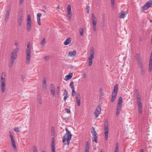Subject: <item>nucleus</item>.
<instances>
[{
  "mask_svg": "<svg viewBox=\"0 0 152 152\" xmlns=\"http://www.w3.org/2000/svg\"><path fill=\"white\" fill-rule=\"evenodd\" d=\"M31 45L30 42L27 44V48L26 50V61L28 63L30 62L31 58Z\"/></svg>",
  "mask_w": 152,
  "mask_h": 152,
  "instance_id": "obj_1",
  "label": "nucleus"
},
{
  "mask_svg": "<svg viewBox=\"0 0 152 152\" xmlns=\"http://www.w3.org/2000/svg\"><path fill=\"white\" fill-rule=\"evenodd\" d=\"M91 20L92 22L93 28L94 31L96 30V26L97 23V18L95 16L94 14L91 15Z\"/></svg>",
  "mask_w": 152,
  "mask_h": 152,
  "instance_id": "obj_2",
  "label": "nucleus"
},
{
  "mask_svg": "<svg viewBox=\"0 0 152 152\" xmlns=\"http://www.w3.org/2000/svg\"><path fill=\"white\" fill-rule=\"evenodd\" d=\"M19 48L17 46L16 48L13 50L12 52L11 58L16 59L17 57V53L18 51Z\"/></svg>",
  "mask_w": 152,
  "mask_h": 152,
  "instance_id": "obj_3",
  "label": "nucleus"
},
{
  "mask_svg": "<svg viewBox=\"0 0 152 152\" xmlns=\"http://www.w3.org/2000/svg\"><path fill=\"white\" fill-rule=\"evenodd\" d=\"M104 135H105V139L107 140L108 138V133L109 131V128L108 127V125L107 124H106L104 125Z\"/></svg>",
  "mask_w": 152,
  "mask_h": 152,
  "instance_id": "obj_4",
  "label": "nucleus"
},
{
  "mask_svg": "<svg viewBox=\"0 0 152 152\" xmlns=\"http://www.w3.org/2000/svg\"><path fill=\"white\" fill-rule=\"evenodd\" d=\"M9 133L10 134V139L11 143L13 147L15 149H16V146L15 145V140L14 138V137L12 135V134H11V132H10Z\"/></svg>",
  "mask_w": 152,
  "mask_h": 152,
  "instance_id": "obj_5",
  "label": "nucleus"
},
{
  "mask_svg": "<svg viewBox=\"0 0 152 152\" xmlns=\"http://www.w3.org/2000/svg\"><path fill=\"white\" fill-rule=\"evenodd\" d=\"M152 5V0H149L147 2L145 3L142 7L145 10L148 9L150 6Z\"/></svg>",
  "mask_w": 152,
  "mask_h": 152,
  "instance_id": "obj_6",
  "label": "nucleus"
},
{
  "mask_svg": "<svg viewBox=\"0 0 152 152\" xmlns=\"http://www.w3.org/2000/svg\"><path fill=\"white\" fill-rule=\"evenodd\" d=\"M101 111V107L99 106H98L96 108V110H95L94 114L95 115L96 118H97L100 113Z\"/></svg>",
  "mask_w": 152,
  "mask_h": 152,
  "instance_id": "obj_7",
  "label": "nucleus"
},
{
  "mask_svg": "<svg viewBox=\"0 0 152 152\" xmlns=\"http://www.w3.org/2000/svg\"><path fill=\"white\" fill-rule=\"evenodd\" d=\"M66 133L64 135H66V136L67 137V139L69 141L71 140L72 135L70 132L66 128Z\"/></svg>",
  "mask_w": 152,
  "mask_h": 152,
  "instance_id": "obj_8",
  "label": "nucleus"
},
{
  "mask_svg": "<svg viewBox=\"0 0 152 152\" xmlns=\"http://www.w3.org/2000/svg\"><path fill=\"white\" fill-rule=\"evenodd\" d=\"M76 102L78 106H80V104L81 97L80 94L79 93L76 94Z\"/></svg>",
  "mask_w": 152,
  "mask_h": 152,
  "instance_id": "obj_9",
  "label": "nucleus"
},
{
  "mask_svg": "<svg viewBox=\"0 0 152 152\" xmlns=\"http://www.w3.org/2000/svg\"><path fill=\"white\" fill-rule=\"evenodd\" d=\"M10 10H11L9 8L6 11V14L5 15V19H4V21L5 22H7L8 19L9 17V14H10Z\"/></svg>",
  "mask_w": 152,
  "mask_h": 152,
  "instance_id": "obj_10",
  "label": "nucleus"
},
{
  "mask_svg": "<svg viewBox=\"0 0 152 152\" xmlns=\"http://www.w3.org/2000/svg\"><path fill=\"white\" fill-rule=\"evenodd\" d=\"M63 137L64 138L62 140L63 142L65 145L67 144L68 145H69L70 140H69L68 141V140L67 139V137L66 136V135H64Z\"/></svg>",
  "mask_w": 152,
  "mask_h": 152,
  "instance_id": "obj_11",
  "label": "nucleus"
},
{
  "mask_svg": "<svg viewBox=\"0 0 152 152\" xmlns=\"http://www.w3.org/2000/svg\"><path fill=\"white\" fill-rule=\"evenodd\" d=\"M5 85H6V83H4V82H2L1 83V92L2 93H3L4 92L5 90Z\"/></svg>",
  "mask_w": 152,
  "mask_h": 152,
  "instance_id": "obj_12",
  "label": "nucleus"
},
{
  "mask_svg": "<svg viewBox=\"0 0 152 152\" xmlns=\"http://www.w3.org/2000/svg\"><path fill=\"white\" fill-rule=\"evenodd\" d=\"M42 87L43 90H45L47 89V86L46 84V80L45 78H44L43 81L42 82Z\"/></svg>",
  "mask_w": 152,
  "mask_h": 152,
  "instance_id": "obj_13",
  "label": "nucleus"
},
{
  "mask_svg": "<svg viewBox=\"0 0 152 152\" xmlns=\"http://www.w3.org/2000/svg\"><path fill=\"white\" fill-rule=\"evenodd\" d=\"M120 16L119 18H124L126 15L125 12L121 11L119 14Z\"/></svg>",
  "mask_w": 152,
  "mask_h": 152,
  "instance_id": "obj_14",
  "label": "nucleus"
},
{
  "mask_svg": "<svg viewBox=\"0 0 152 152\" xmlns=\"http://www.w3.org/2000/svg\"><path fill=\"white\" fill-rule=\"evenodd\" d=\"M67 17L68 19L70 20L71 18V17L72 15V12L71 10H67Z\"/></svg>",
  "mask_w": 152,
  "mask_h": 152,
  "instance_id": "obj_15",
  "label": "nucleus"
},
{
  "mask_svg": "<svg viewBox=\"0 0 152 152\" xmlns=\"http://www.w3.org/2000/svg\"><path fill=\"white\" fill-rule=\"evenodd\" d=\"M76 51L75 50L71 51L69 53L68 56L71 57L74 56L75 55Z\"/></svg>",
  "mask_w": 152,
  "mask_h": 152,
  "instance_id": "obj_16",
  "label": "nucleus"
},
{
  "mask_svg": "<svg viewBox=\"0 0 152 152\" xmlns=\"http://www.w3.org/2000/svg\"><path fill=\"white\" fill-rule=\"evenodd\" d=\"M16 59L13 58H11L10 60V63L9 65L10 67H12L14 63L15 60Z\"/></svg>",
  "mask_w": 152,
  "mask_h": 152,
  "instance_id": "obj_17",
  "label": "nucleus"
},
{
  "mask_svg": "<svg viewBox=\"0 0 152 152\" xmlns=\"http://www.w3.org/2000/svg\"><path fill=\"white\" fill-rule=\"evenodd\" d=\"M31 23H27L26 25V29L27 30L29 31H30L31 28Z\"/></svg>",
  "mask_w": 152,
  "mask_h": 152,
  "instance_id": "obj_18",
  "label": "nucleus"
},
{
  "mask_svg": "<svg viewBox=\"0 0 152 152\" xmlns=\"http://www.w3.org/2000/svg\"><path fill=\"white\" fill-rule=\"evenodd\" d=\"M2 77L1 79V83L2 82H4V83H6V81L5 79V74L4 72H3L2 73Z\"/></svg>",
  "mask_w": 152,
  "mask_h": 152,
  "instance_id": "obj_19",
  "label": "nucleus"
},
{
  "mask_svg": "<svg viewBox=\"0 0 152 152\" xmlns=\"http://www.w3.org/2000/svg\"><path fill=\"white\" fill-rule=\"evenodd\" d=\"M71 41V38H68L64 42V44L65 45H67Z\"/></svg>",
  "mask_w": 152,
  "mask_h": 152,
  "instance_id": "obj_20",
  "label": "nucleus"
},
{
  "mask_svg": "<svg viewBox=\"0 0 152 152\" xmlns=\"http://www.w3.org/2000/svg\"><path fill=\"white\" fill-rule=\"evenodd\" d=\"M140 72L142 75H144L145 74V69L143 67H140Z\"/></svg>",
  "mask_w": 152,
  "mask_h": 152,
  "instance_id": "obj_21",
  "label": "nucleus"
},
{
  "mask_svg": "<svg viewBox=\"0 0 152 152\" xmlns=\"http://www.w3.org/2000/svg\"><path fill=\"white\" fill-rule=\"evenodd\" d=\"M137 101V103L138 105L142 104L141 101H142V99L141 97H136Z\"/></svg>",
  "mask_w": 152,
  "mask_h": 152,
  "instance_id": "obj_22",
  "label": "nucleus"
},
{
  "mask_svg": "<svg viewBox=\"0 0 152 152\" xmlns=\"http://www.w3.org/2000/svg\"><path fill=\"white\" fill-rule=\"evenodd\" d=\"M91 132L92 133V135L93 136H96L97 133L95 131L94 128V127H92V130L91 131Z\"/></svg>",
  "mask_w": 152,
  "mask_h": 152,
  "instance_id": "obj_23",
  "label": "nucleus"
},
{
  "mask_svg": "<svg viewBox=\"0 0 152 152\" xmlns=\"http://www.w3.org/2000/svg\"><path fill=\"white\" fill-rule=\"evenodd\" d=\"M72 73H69V75H66V78L67 80H69L70 79L72 76Z\"/></svg>",
  "mask_w": 152,
  "mask_h": 152,
  "instance_id": "obj_24",
  "label": "nucleus"
},
{
  "mask_svg": "<svg viewBox=\"0 0 152 152\" xmlns=\"http://www.w3.org/2000/svg\"><path fill=\"white\" fill-rule=\"evenodd\" d=\"M46 43L45 42V38H43L41 41V42L40 43V45H41V46L43 47H44V46L45 45V44Z\"/></svg>",
  "mask_w": 152,
  "mask_h": 152,
  "instance_id": "obj_25",
  "label": "nucleus"
},
{
  "mask_svg": "<svg viewBox=\"0 0 152 152\" xmlns=\"http://www.w3.org/2000/svg\"><path fill=\"white\" fill-rule=\"evenodd\" d=\"M138 105V109L139 113L141 114L142 112V104H139Z\"/></svg>",
  "mask_w": 152,
  "mask_h": 152,
  "instance_id": "obj_26",
  "label": "nucleus"
},
{
  "mask_svg": "<svg viewBox=\"0 0 152 152\" xmlns=\"http://www.w3.org/2000/svg\"><path fill=\"white\" fill-rule=\"evenodd\" d=\"M118 91V84H116L115 86L114 87L113 91V92H116L117 93Z\"/></svg>",
  "mask_w": 152,
  "mask_h": 152,
  "instance_id": "obj_27",
  "label": "nucleus"
},
{
  "mask_svg": "<svg viewBox=\"0 0 152 152\" xmlns=\"http://www.w3.org/2000/svg\"><path fill=\"white\" fill-rule=\"evenodd\" d=\"M135 94L136 97H141L140 94L138 90H136L135 91Z\"/></svg>",
  "mask_w": 152,
  "mask_h": 152,
  "instance_id": "obj_28",
  "label": "nucleus"
},
{
  "mask_svg": "<svg viewBox=\"0 0 152 152\" xmlns=\"http://www.w3.org/2000/svg\"><path fill=\"white\" fill-rule=\"evenodd\" d=\"M31 23L30 15L28 14L27 16V23Z\"/></svg>",
  "mask_w": 152,
  "mask_h": 152,
  "instance_id": "obj_29",
  "label": "nucleus"
},
{
  "mask_svg": "<svg viewBox=\"0 0 152 152\" xmlns=\"http://www.w3.org/2000/svg\"><path fill=\"white\" fill-rule=\"evenodd\" d=\"M152 69V63H149L148 66V71L149 72L151 71Z\"/></svg>",
  "mask_w": 152,
  "mask_h": 152,
  "instance_id": "obj_30",
  "label": "nucleus"
},
{
  "mask_svg": "<svg viewBox=\"0 0 152 152\" xmlns=\"http://www.w3.org/2000/svg\"><path fill=\"white\" fill-rule=\"evenodd\" d=\"M84 32V29L83 28H81L80 29V34L81 36H82L83 35Z\"/></svg>",
  "mask_w": 152,
  "mask_h": 152,
  "instance_id": "obj_31",
  "label": "nucleus"
},
{
  "mask_svg": "<svg viewBox=\"0 0 152 152\" xmlns=\"http://www.w3.org/2000/svg\"><path fill=\"white\" fill-rule=\"evenodd\" d=\"M98 137L96 136H93V141H94L96 143H97V142L98 141Z\"/></svg>",
  "mask_w": 152,
  "mask_h": 152,
  "instance_id": "obj_32",
  "label": "nucleus"
},
{
  "mask_svg": "<svg viewBox=\"0 0 152 152\" xmlns=\"http://www.w3.org/2000/svg\"><path fill=\"white\" fill-rule=\"evenodd\" d=\"M94 55V48L93 47H92L90 52V55Z\"/></svg>",
  "mask_w": 152,
  "mask_h": 152,
  "instance_id": "obj_33",
  "label": "nucleus"
},
{
  "mask_svg": "<svg viewBox=\"0 0 152 152\" xmlns=\"http://www.w3.org/2000/svg\"><path fill=\"white\" fill-rule=\"evenodd\" d=\"M89 145H87L86 147L85 152H89Z\"/></svg>",
  "mask_w": 152,
  "mask_h": 152,
  "instance_id": "obj_34",
  "label": "nucleus"
},
{
  "mask_svg": "<svg viewBox=\"0 0 152 152\" xmlns=\"http://www.w3.org/2000/svg\"><path fill=\"white\" fill-rule=\"evenodd\" d=\"M122 104L118 103L117 105V109H121L122 107Z\"/></svg>",
  "mask_w": 152,
  "mask_h": 152,
  "instance_id": "obj_35",
  "label": "nucleus"
},
{
  "mask_svg": "<svg viewBox=\"0 0 152 152\" xmlns=\"http://www.w3.org/2000/svg\"><path fill=\"white\" fill-rule=\"evenodd\" d=\"M55 143L54 141V139L53 137L52 138V144L51 145V146H55Z\"/></svg>",
  "mask_w": 152,
  "mask_h": 152,
  "instance_id": "obj_36",
  "label": "nucleus"
},
{
  "mask_svg": "<svg viewBox=\"0 0 152 152\" xmlns=\"http://www.w3.org/2000/svg\"><path fill=\"white\" fill-rule=\"evenodd\" d=\"M122 99L121 96H120L118 100V103L122 104Z\"/></svg>",
  "mask_w": 152,
  "mask_h": 152,
  "instance_id": "obj_37",
  "label": "nucleus"
},
{
  "mask_svg": "<svg viewBox=\"0 0 152 152\" xmlns=\"http://www.w3.org/2000/svg\"><path fill=\"white\" fill-rule=\"evenodd\" d=\"M23 20V18H19L18 19V24L19 26H20Z\"/></svg>",
  "mask_w": 152,
  "mask_h": 152,
  "instance_id": "obj_38",
  "label": "nucleus"
},
{
  "mask_svg": "<svg viewBox=\"0 0 152 152\" xmlns=\"http://www.w3.org/2000/svg\"><path fill=\"white\" fill-rule=\"evenodd\" d=\"M51 92V94L53 96L55 95V89L50 90Z\"/></svg>",
  "mask_w": 152,
  "mask_h": 152,
  "instance_id": "obj_39",
  "label": "nucleus"
},
{
  "mask_svg": "<svg viewBox=\"0 0 152 152\" xmlns=\"http://www.w3.org/2000/svg\"><path fill=\"white\" fill-rule=\"evenodd\" d=\"M19 16L20 17L19 18H23V12L22 11L19 12Z\"/></svg>",
  "mask_w": 152,
  "mask_h": 152,
  "instance_id": "obj_40",
  "label": "nucleus"
},
{
  "mask_svg": "<svg viewBox=\"0 0 152 152\" xmlns=\"http://www.w3.org/2000/svg\"><path fill=\"white\" fill-rule=\"evenodd\" d=\"M86 11L87 13H89L90 10V7L89 6H87L86 7Z\"/></svg>",
  "mask_w": 152,
  "mask_h": 152,
  "instance_id": "obj_41",
  "label": "nucleus"
},
{
  "mask_svg": "<svg viewBox=\"0 0 152 152\" xmlns=\"http://www.w3.org/2000/svg\"><path fill=\"white\" fill-rule=\"evenodd\" d=\"M94 55H90V56L88 58V59L91 60H92L93 59H94Z\"/></svg>",
  "mask_w": 152,
  "mask_h": 152,
  "instance_id": "obj_42",
  "label": "nucleus"
},
{
  "mask_svg": "<svg viewBox=\"0 0 152 152\" xmlns=\"http://www.w3.org/2000/svg\"><path fill=\"white\" fill-rule=\"evenodd\" d=\"M139 66L140 67H143V63L142 62V61H140L139 62H137Z\"/></svg>",
  "mask_w": 152,
  "mask_h": 152,
  "instance_id": "obj_43",
  "label": "nucleus"
},
{
  "mask_svg": "<svg viewBox=\"0 0 152 152\" xmlns=\"http://www.w3.org/2000/svg\"><path fill=\"white\" fill-rule=\"evenodd\" d=\"M37 22L38 24L40 26L41 25V23H40V18L39 17H37Z\"/></svg>",
  "mask_w": 152,
  "mask_h": 152,
  "instance_id": "obj_44",
  "label": "nucleus"
},
{
  "mask_svg": "<svg viewBox=\"0 0 152 152\" xmlns=\"http://www.w3.org/2000/svg\"><path fill=\"white\" fill-rule=\"evenodd\" d=\"M14 130L15 132H20V130H19V128L17 127H15L14 129Z\"/></svg>",
  "mask_w": 152,
  "mask_h": 152,
  "instance_id": "obj_45",
  "label": "nucleus"
},
{
  "mask_svg": "<svg viewBox=\"0 0 152 152\" xmlns=\"http://www.w3.org/2000/svg\"><path fill=\"white\" fill-rule=\"evenodd\" d=\"M116 96H113V95H112V98H111V102H113L115 100V98H116Z\"/></svg>",
  "mask_w": 152,
  "mask_h": 152,
  "instance_id": "obj_46",
  "label": "nucleus"
},
{
  "mask_svg": "<svg viewBox=\"0 0 152 152\" xmlns=\"http://www.w3.org/2000/svg\"><path fill=\"white\" fill-rule=\"evenodd\" d=\"M55 86L53 84H51L50 87V90H55Z\"/></svg>",
  "mask_w": 152,
  "mask_h": 152,
  "instance_id": "obj_47",
  "label": "nucleus"
},
{
  "mask_svg": "<svg viewBox=\"0 0 152 152\" xmlns=\"http://www.w3.org/2000/svg\"><path fill=\"white\" fill-rule=\"evenodd\" d=\"M121 110V109H117L116 110V116H118V115L120 113V111Z\"/></svg>",
  "mask_w": 152,
  "mask_h": 152,
  "instance_id": "obj_48",
  "label": "nucleus"
},
{
  "mask_svg": "<svg viewBox=\"0 0 152 152\" xmlns=\"http://www.w3.org/2000/svg\"><path fill=\"white\" fill-rule=\"evenodd\" d=\"M89 61V64L88 65L89 66H91L93 64V61L92 60H91L90 59H88Z\"/></svg>",
  "mask_w": 152,
  "mask_h": 152,
  "instance_id": "obj_49",
  "label": "nucleus"
},
{
  "mask_svg": "<svg viewBox=\"0 0 152 152\" xmlns=\"http://www.w3.org/2000/svg\"><path fill=\"white\" fill-rule=\"evenodd\" d=\"M136 58L137 61L141 59L140 57L138 54H137L136 55Z\"/></svg>",
  "mask_w": 152,
  "mask_h": 152,
  "instance_id": "obj_50",
  "label": "nucleus"
},
{
  "mask_svg": "<svg viewBox=\"0 0 152 152\" xmlns=\"http://www.w3.org/2000/svg\"><path fill=\"white\" fill-rule=\"evenodd\" d=\"M52 152H56L55 146H51Z\"/></svg>",
  "mask_w": 152,
  "mask_h": 152,
  "instance_id": "obj_51",
  "label": "nucleus"
},
{
  "mask_svg": "<svg viewBox=\"0 0 152 152\" xmlns=\"http://www.w3.org/2000/svg\"><path fill=\"white\" fill-rule=\"evenodd\" d=\"M72 96H74L76 95V92L75 91V90H73V91H72Z\"/></svg>",
  "mask_w": 152,
  "mask_h": 152,
  "instance_id": "obj_52",
  "label": "nucleus"
},
{
  "mask_svg": "<svg viewBox=\"0 0 152 152\" xmlns=\"http://www.w3.org/2000/svg\"><path fill=\"white\" fill-rule=\"evenodd\" d=\"M49 58L50 57L49 56H46L44 58V60H45L46 61H48L49 60Z\"/></svg>",
  "mask_w": 152,
  "mask_h": 152,
  "instance_id": "obj_53",
  "label": "nucleus"
},
{
  "mask_svg": "<svg viewBox=\"0 0 152 152\" xmlns=\"http://www.w3.org/2000/svg\"><path fill=\"white\" fill-rule=\"evenodd\" d=\"M38 102L39 104H41L42 103V100L41 99V98L39 97H38Z\"/></svg>",
  "mask_w": 152,
  "mask_h": 152,
  "instance_id": "obj_54",
  "label": "nucleus"
},
{
  "mask_svg": "<svg viewBox=\"0 0 152 152\" xmlns=\"http://www.w3.org/2000/svg\"><path fill=\"white\" fill-rule=\"evenodd\" d=\"M149 63H152V52H151V54L150 55Z\"/></svg>",
  "mask_w": 152,
  "mask_h": 152,
  "instance_id": "obj_55",
  "label": "nucleus"
},
{
  "mask_svg": "<svg viewBox=\"0 0 152 152\" xmlns=\"http://www.w3.org/2000/svg\"><path fill=\"white\" fill-rule=\"evenodd\" d=\"M71 10V7L70 5H68L67 10Z\"/></svg>",
  "mask_w": 152,
  "mask_h": 152,
  "instance_id": "obj_56",
  "label": "nucleus"
},
{
  "mask_svg": "<svg viewBox=\"0 0 152 152\" xmlns=\"http://www.w3.org/2000/svg\"><path fill=\"white\" fill-rule=\"evenodd\" d=\"M33 150L34 152H37V148L35 146L34 147Z\"/></svg>",
  "mask_w": 152,
  "mask_h": 152,
  "instance_id": "obj_57",
  "label": "nucleus"
},
{
  "mask_svg": "<svg viewBox=\"0 0 152 152\" xmlns=\"http://www.w3.org/2000/svg\"><path fill=\"white\" fill-rule=\"evenodd\" d=\"M65 110L66 112L67 113H70V110L69 109L66 108L65 109Z\"/></svg>",
  "mask_w": 152,
  "mask_h": 152,
  "instance_id": "obj_58",
  "label": "nucleus"
},
{
  "mask_svg": "<svg viewBox=\"0 0 152 152\" xmlns=\"http://www.w3.org/2000/svg\"><path fill=\"white\" fill-rule=\"evenodd\" d=\"M117 94V93H116V92H113L112 93V95L116 96Z\"/></svg>",
  "mask_w": 152,
  "mask_h": 152,
  "instance_id": "obj_59",
  "label": "nucleus"
},
{
  "mask_svg": "<svg viewBox=\"0 0 152 152\" xmlns=\"http://www.w3.org/2000/svg\"><path fill=\"white\" fill-rule=\"evenodd\" d=\"M111 4L112 5L114 6L115 4V0H111Z\"/></svg>",
  "mask_w": 152,
  "mask_h": 152,
  "instance_id": "obj_60",
  "label": "nucleus"
},
{
  "mask_svg": "<svg viewBox=\"0 0 152 152\" xmlns=\"http://www.w3.org/2000/svg\"><path fill=\"white\" fill-rule=\"evenodd\" d=\"M67 92L66 91H65V92L63 94V95L65 96H67Z\"/></svg>",
  "mask_w": 152,
  "mask_h": 152,
  "instance_id": "obj_61",
  "label": "nucleus"
},
{
  "mask_svg": "<svg viewBox=\"0 0 152 152\" xmlns=\"http://www.w3.org/2000/svg\"><path fill=\"white\" fill-rule=\"evenodd\" d=\"M42 15L40 13H38L37 14V17H39L40 18L41 16H42Z\"/></svg>",
  "mask_w": 152,
  "mask_h": 152,
  "instance_id": "obj_62",
  "label": "nucleus"
},
{
  "mask_svg": "<svg viewBox=\"0 0 152 152\" xmlns=\"http://www.w3.org/2000/svg\"><path fill=\"white\" fill-rule=\"evenodd\" d=\"M62 118L63 120H65V121H67L68 120V118L67 117H62Z\"/></svg>",
  "mask_w": 152,
  "mask_h": 152,
  "instance_id": "obj_63",
  "label": "nucleus"
},
{
  "mask_svg": "<svg viewBox=\"0 0 152 152\" xmlns=\"http://www.w3.org/2000/svg\"><path fill=\"white\" fill-rule=\"evenodd\" d=\"M74 84V82L73 81H72L70 82V87L72 86H73V85Z\"/></svg>",
  "mask_w": 152,
  "mask_h": 152,
  "instance_id": "obj_64",
  "label": "nucleus"
}]
</instances>
